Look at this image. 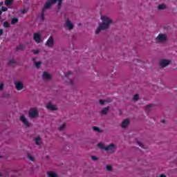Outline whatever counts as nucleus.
<instances>
[{
    "label": "nucleus",
    "mask_w": 177,
    "mask_h": 177,
    "mask_svg": "<svg viewBox=\"0 0 177 177\" xmlns=\"http://www.w3.org/2000/svg\"><path fill=\"white\" fill-rule=\"evenodd\" d=\"M47 174L48 177H59V175L57 174V173L55 171H48Z\"/></svg>",
    "instance_id": "obj_17"
},
{
    "label": "nucleus",
    "mask_w": 177,
    "mask_h": 177,
    "mask_svg": "<svg viewBox=\"0 0 177 177\" xmlns=\"http://www.w3.org/2000/svg\"><path fill=\"white\" fill-rule=\"evenodd\" d=\"M2 34H3V30L0 29V36L2 35Z\"/></svg>",
    "instance_id": "obj_36"
},
{
    "label": "nucleus",
    "mask_w": 177,
    "mask_h": 177,
    "mask_svg": "<svg viewBox=\"0 0 177 177\" xmlns=\"http://www.w3.org/2000/svg\"><path fill=\"white\" fill-rule=\"evenodd\" d=\"M158 10H164V9H167V6L165 4H160L158 6Z\"/></svg>",
    "instance_id": "obj_18"
},
{
    "label": "nucleus",
    "mask_w": 177,
    "mask_h": 177,
    "mask_svg": "<svg viewBox=\"0 0 177 177\" xmlns=\"http://www.w3.org/2000/svg\"><path fill=\"white\" fill-rule=\"evenodd\" d=\"M42 77L44 81H49L52 78V75L48 72H44Z\"/></svg>",
    "instance_id": "obj_13"
},
{
    "label": "nucleus",
    "mask_w": 177,
    "mask_h": 177,
    "mask_svg": "<svg viewBox=\"0 0 177 177\" xmlns=\"http://www.w3.org/2000/svg\"><path fill=\"white\" fill-rule=\"evenodd\" d=\"M150 107H153V104H149L147 106V109H150Z\"/></svg>",
    "instance_id": "obj_35"
},
{
    "label": "nucleus",
    "mask_w": 177,
    "mask_h": 177,
    "mask_svg": "<svg viewBox=\"0 0 177 177\" xmlns=\"http://www.w3.org/2000/svg\"><path fill=\"white\" fill-rule=\"evenodd\" d=\"M129 125V120L125 119L122 122L121 127L122 128H128V126Z\"/></svg>",
    "instance_id": "obj_15"
},
{
    "label": "nucleus",
    "mask_w": 177,
    "mask_h": 177,
    "mask_svg": "<svg viewBox=\"0 0 177 177\" xmlns=\"http://www.w3.org/2000/svg\"><path fill=\"white\" fill-rule=\"evenodd\" d=\"M133 100L135 102H136L137 100H139V94H136L134 96H133Z\"/></svg>",
    "instance_id": "obj_25"
},
{
    "label": "nucleus",
    "mask_w": 177,
    "mask_h": 177,
    "mask_svg": "<svg viewBox=\"0 0 177 177\" xmlns=\"http://www.w3.org/2000/svg\"><path fill=\"white\" fill-rule=\"evenodd\" d=\"M169 64H171L170 59H163L160 61V67H162L163 68L165 67H167V66H169Z\"/></svg>",
    "instance_id": "obj_6"
},
{
    "label": "nucleus",
    "mask_w": 177,
    "mask_h": 177,
    "mask_svg": "<svg viewBox=\"0 0 177 177\" xmlns=\"http://www.w3.org/2000/svg\"><path fill=\"white\" fill-rule=\"evenodd\" d=\"M1 10H2V12H6V10H8V8L2 7Z\"/></svg>",
    "instance_id": "obj_33"
},
{
    "label": "nucleus",
    "mask_w": 177,
    "mask_h": 177,
    "mask_svg": "<svg viewBox=\"0 0 177 177\" xmlns=\"http://www.w3.org/2000/svg\"><path fill=\"white\" fill-rule=\"evenodd\" d=\"M160 177H167V176H165V174H161Z\"/></svg>",
    "instance_id": "obj_37"
},
{
    "label": "nucleus",
    "mask_w": 177,
    "mask_h": 177,
    "mask_svg": "<svg viewBox=\"0 0 177 177\" xmlns=\"http://www.w3.org/2000/svg\"><path fill=\"white\" fill-rule=\"evenodd\" d=\"M34 142L37 146L42 145V139H41L39 136L35 137Z\"/></svg>",
    "instance_id": "obj_14"
},
{
    "label": "nucleus",
    "mask_w": 177,
    "mask_h": 177,
    "mask_svg": "<svg viewBox=\"0 0 177 177\" xmlns=\"http://www.w3.org/2000/svg\"><path fill=\"white\" fill-rule=\"evenodd\" d=\"M2 15V11L0 10V15Z\"/></svg>",
    "instance_id": "obj_40"
},
{
    "label": "nucleus",
    "mask_w": 177,
    "mask_h": 177,
    "mask_svg": "<svg viewBox=\"0 0 177 177\" xmlns=\"http://www.w3.org/2000/svg\"><path fill=\"white\" fill-rule=\"evenodd\" d=\"M28 160H30V161H34V158H33L32 156H30V155H28Z\"/></svg>",
    "instance_id": "obj_28"
},
{
    "label": "nucleus",
    "mask_w": 177,
    "mask_h": 177,
    "mask_svg": "<svg viewBox=\"0 0 177 177\" xmlns=\"http://www.w3.org/2000/svg\"><path fill=\"white\" fill-rule=\"evenodd\" d=\"M167 39V37L166 35L159 34L156 37V42H165Z\"/></svg>",
    "instance_id": "obj_7"
},
{
    "label": "nucleus",
    "mask_w": 177,
    "mask_h": 177,
    "mask_svg": "<svg viewBox=\"0 0 177 177\" xmlns=\"http://www.w3.org/2000/svg\"><path fill=\"white\" fill-rule=\"evenodd\" d=\"M59 131H64L66 129V123L60 124L58 127Z\"/></svg>",
    "instance_id": "obj_19"
},
{
    "label": "nucleus",
    "mask_w": 177,
    "mask_h": 177,
    "mask_svg": "<svg viewBox=\"0 0 177 177\" xmlns=\"http://www.w3.org/2000/svg\"><path fill=\"white\" fill-rule=\"evenodd\" d=\"M20 121H21V122H23L24 125H25V127H30L31 126V123H30L28 122V120H27V118H26V116L24 115H21L20 117Z\"/></svg>",
    "instance_id": "obj_9"
},
{
    "label": "nucleus",
    "mask_w": 177,
    "mask_h": 177,
    "mask_svg": "<svg viewBox=\"0 0 177 177\" xmlns=\"http://www.w3.org/2000/svg\"><path fill=\"white\" fill-rule=\"evenodd\" d=\"M137 143H138V146H140V147H142V148L144 147L143 143L140 142V141H138Z\"/></svg>",
    "instance_id": "obj_31"
},
{
    "label": "nucleus",
    "mask_w": 177,
    "mask_h": 177,
    "mask_svg": "<svg viewBox=\"0 0 177 177\" xmlns=\"http://www.w3.org/2000/svg\"><path fill=\"white\" fill-rule=\"evenodd\" d=\"M91 160H93V161H97L99 159L96 156H91Z\"/></svg>",
    "instance_id": "obj_29"
},
{
    "label": "nucleus",
    "mask_w": 177,
    "mask_h": 177,
    "mask_svg": "<svg viewBox=\"0 0 177 177\" xmlns=\"http://www.w3.org/2000/svg\"><path fill=\"white\" fill-rule=\"evenodd\" d=\"M19 21V19L17 18H13L11 21V24H16Z\"/></svg>",
    "instance_id": "obj_23"
},
{
    "label": "nucleus",
    "mask_w": 177,
    "mask_h": 177,
    "mask_svg": "<svg viewBox=\"0 0 177 177\" xmlns=\"http://www.w3.org/2000/svg\"><path fill=\"white\" fill-rule=\"evenodd\" d=\"M29 117L30 118H35L36 117H38V110H37L35 108L30 109Z\"/></svg>",
    "instance_id": "obj_5"
},
{
    "label": "nucleus",
    "mask_w": 177,
    "mask_h": 177,
    "mask_svg": "<svg viewBox=\"0 0 177 177\" xmlns=\"http://www.w3.org/2000/svg\"><path fill=\"white\" fill-rule=\"evenodd\" d=\"M33 39L37 44L41 43V34L36 32L33 34Z\"/></svg>",
    "instance_id": "obj_10"
},
{
    "label": "nucleus",
    "mask_w": 177,
    "mask_h": 177,
    "mask_svg": "<svg viewBox=\"0 0 177 177\" xmlns=\"http://www.w3.org/2000/svg\"><path fill=\"white\" fill-rule=\"evenodd\" d=\"M104 103H106V100H100V104H104Z\"/></svg>",
    "instance_id": "obj_32"
},
{
    "label": "nucleus",
    "mask_w": 177,
    "mask_h": 177,
    "mask_svg": "<svg viewBox=\"0 0 177 177\" xmlns=\"http://www.w3.org/2000/svg\"><path fill=\"white\" fill-rule=\"evenodd\" d=\"M3 5V2H0V6H2Z\"/></svg>",
    "instance_id": "obj_38"
},
{
    "label": "nucleus",
    "mask_w": 177,
    "mask_h": 177,
    "mask_svg": "<svg viewBox=\"0 0 177 177\" xmlns=\"http://www.w3.org/2000/svg\"><path fill=\"white\" fill-rule=\"evenodd\" d=\"M46 107L48 110H50L51 111H56L57 110V106L52 104V102L47 103Z\"/></svg>",
    "instance_id": "obj_8"
},
{
    "label": "nucleus",
    "mask_w": 177,
    "mask_h": 177,
    "mask_svg": "<svg viewBox=\"0 0 177 177\" xmlns=\"http://www.w3.org/2000/svg\"><path fill=\"white\" fill-rule=\"evenodd\" d=\"M3 90V83H0V91Z\"/></svg>",
    "instance_id": "obj_34"
},
{
    "label": "nucleus",
    "mask_w": 177,
    "mask_h": 177,
    "mask_svg": "<svg viewBox=\"0 0 177 177\" xmlns=\"http://www.w3.org/2000/svg\"><path fill=\"white\" fill-rule=\"evenodd\" d=\"M68 84H73V81L72 80H69V83Z\"/></svg>",
    "instance_id": "obj_39"
},
{
    "label": "nucleus",
    "mask_w": 177,
    "mask_h": 177,
    "mask_svg": "<svg viewBox=\"0 0 177 177\" xmlns=\"http://www.w3.org/2000/svg\"><path fill=\"white\" fill-rule=\"evenodd\" d=\"M3 27H5L6 28H8L10 27V24H9L8 22H4Z\"/></svg>",
    "instance_id": "obj_26"
},
{
    "label": "nucleus",
    "mask_w": 177,
    "mask_h": 177,
    "mask_svg": "<svg viewBox=\"0 0 177 177\" xmlns=\"http://www.w3.org/2000/svg\"><path fill=\"white\" fill-rule=\"evenodd\" d=\"M107 171H111L113 169V167L111 165L106 166Z\"/></svg>",
    "instance_id": "obj_27"
},
{
    "label": "nucleus",
    "mask_w": 177,
    "mask_h": 177,
    "mask_svg": "<svg viewBox=\"0 0 177 177\" xmlns=\"http://www.w3.org/2000/svg\"><path fill=\"white\" fill-rule=\"evenodd\" d=\"M32 52L34 55H38V53H39V50H32Z\"/></svg>",
    "instance_id": "obj_30"
},
{
    "label": "nucleus",
    "mask_w": 177,
    "mask_h": 177,
    "mask_svg": "<svg viewBox=\"0 0 177 177\" xmlns=\"http://www.w3.org/2000/svg\"><path fill=\"white\" fill-rule=\"evenodd\" d=\"M97 146L99 147V149L105 150V151H107L109 154H114V152L117 150V145L113 143L106 146L104 143L99 142Z\"/></svg>",
    "instance_id": "obj_2"
},
{
    "label": "nucleus",
    "mask_w": 177,
    "mask_h": 177,
    "mask_svg": "<svg viewBox=\"0 0 177 177\" xmlns=\"http://www.w3.org/2000/svg\"><path fill=\"white\" fill-rule=\"evenodd\" d=\"M101 21L98 28L95 30V34H99L102 30H107L110 27V24H113V19L109 15H102Z\"/></svg>",
    "instance_id": "obj_1"
},
{
    "label": "nucleus",
    "mask_w": 177,
    "mask_h": 177,
    "mask_svg": "<svg viewBox=\"0 0 177 177\" xmlns=\"http://www.w3.org/2000/svg\"><path fill=\"white\" fill-rule=\"evenodd\" d=\"M102 114H106L107 113H109V108H104V109H102Z\"/></svg>",
    "instance_id": "obj_24"
},
{
    "label": "nucleus",
    "mask_w": 177,
    "mask_h": 177,
    "mask_svg": "<svg viewBox=\"0 0 177 177\" xmlns=\"http://www.w3.org/2000/svg\"><path fill=\"white\" fill-rule=\"evenodd\" d=\"M55 44V40L53 39V37H50L46 42V46H48V48H52Z\"/></svg>",
    "instance_id": "obj_11"
},
{
    "label": "nucleus",
    "mask_w": 177,
    "mask_h": 177,
    "mask_svg": "<svg viewBox=\"0 0 177 177\" xmlns=\"http://www.w3.org/2000/svg\"><path fill=\"white\" fill-rule=\"evenodd\" d=\"M33 62L35 63V67H37V68H39V67L41 66V62H36L35 59H33Z\"/></svg>",
    "instance_id": "obj_20"
},
{
    "label": "nucleus",
    "mask_w": 177,
    "mask_h": 177,
    "mask_svg": "<svg viewBox=\"0 0 177 177\" xmlns=\"http://www.w3.org/2000/svg\"><path fill=\"white\" fill-rule=\"evenodd\" d=\"M24 49H26V46L24 44H19V46H17V52H19L20 50H24Z\"/></svg>",
    "instance_id": "obj_16"
},
{
    "label": "nucleus",
    "mask_w": 177,
    "mask_h": 177,
    "mask_svg": "<svg viewBox=\"0 0 177 177\" xmlns=\"http://www.w3.org/2000/svg\"><path fill=\"white\" fill-rule=\"evenodd\" d=\"M65 26L68 30H73V28H74V24L71 23L70 19L65 21Z\"/></svg>",
    "instance_id": "obj_12"
},
{
    "label": "nucleus",
    "mask_w": 177,
    "mask_h": 177,
    "mask_svg": "<svg viewBox=\"0 0 177 177\" xmlns=\"http://www.w3.org/2000/svg\"><path fill=\"white\" fill-rule=\"evenodd\" d=\"M62 2L63 0H49L45 5L44 9H49L52 6V5L55 3H57L59 8H60V5H62Z\"/></svg>",
    "instance_id": "obj_3"
},
{
    "label": "nucleus",
    "mask_w": 177,
    "mask_h": 177,
    "mask_svg": "<svg viewBox=\"0 0 177 177\" xmlns=\"http://www.w3.org/2000/svg\"><path fill=\"white\" fill-rule=\"evenodd\" d=\"M15 86L17 91H23L24 89V82L20 80L15 81Z\"/></svg>",
    "instance_id": "obj_4"
},
{
    "label": "nucleus",
    "mask_w": 177,
    "mask_h": 177,
    "mask_svg": "<svg viewBox=\"0 0 177 177\" xmlns=\"http://www.w3.org/2000/svg\"><path fill=\"white\" fill-rule=\"evenodd\" d=\"M92 129H93V131H94L95 132H102V130H100V129H99V127H92Z\"/></svg>",
    "instance_id": "obj_21"
},
{
    "label": "nucleus",
    "mask_w": 177,
    "mask_h": 177,
    "mask_svg": "<svg viewBox=\"0 0 177 177\" xmlns=\"http://www.w3.org/2000/svg\"><path fill=\"white\" fill-rule=\"evenodd\" d=\"M13 2V0H6L5 4L6 6H9V5H11V3Z\"/></svg>",
    "instance_id": "obj_22"
}]
</instances>
